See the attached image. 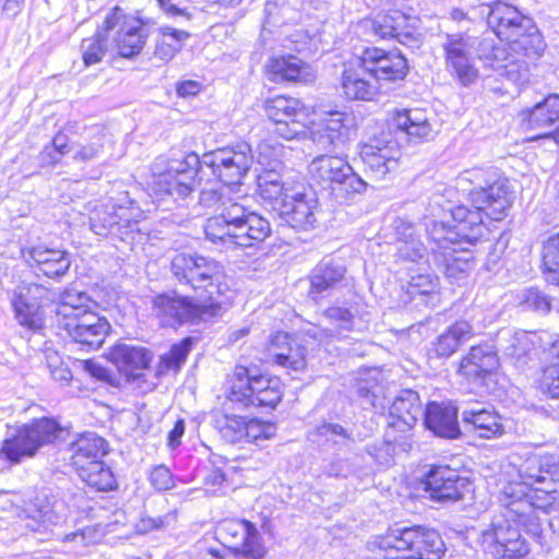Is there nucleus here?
<instances>
[{
  "instance_id": "20",
  "label": "nucleus",
  "mask_w": 559,
  "mask_h": 559,
  "mask_svg": "<svg viewBox=\"0 0 559 559\" xmlns=\"http://www.w3.org/2000/svg\"><path fill=\"white\" fill-rule=\"evenodd\" d=\"M361 67L376 83L403 80L408 72L406 58L397 51H385L378 47H368L359 57Z\"/></svg>"
},
{
  "instance_id": "22",
  "label": "nucleus",
  "mask_w": 559,
  "mask_h": 559,
  "mask_svg": "<svg viewBox=\"0 0 559 559\" xmlns=\"http://www.w3.org/2000/svg\"><path fill=\"white\" fill-rule=\"evenodd\" d=\"M424 490L430 499L439 502H455L463 499L469 480L448 465H433L425 475Z\"/></svg>"
},
{
  "instance_id": "60",
  "label": "nucleus",
  "mask_w": 559,
  "mask_h": 559,
  "mask_svg": "<svg viewBox=\"0 0 559 559\" xmlns=\"http://www.w3.org/2000/svg\"><path fill=\"white\" fill-rule=\"evenodd\" d=\"M176 522V513L168 512L163 516H142L136 523V531L141 534H145L154 528H164L173 525Z\"/></svg>"
},
{
  "instance_id": "41",
  "label": "nucleus",
  "mask_w": 559,
  "mask_h": 559,
  "mask_svg": "<svg viewBox=\"0 0 559 559\" xmlns=\"http://www.w3.org/2000/svg\"><path fill=\"white\" fill-rule=\"evenodd\" d=\"M393 227L397 242L396 257L403 261L427 262L428 249L416 235L415 227L402 218H396Z\"/></svg>"
},
{
  "instance_id": "56",
  "label": "nucleus",
  "mask_w": 559,
  "mask_h": 559,
  "mask_svg": "<svg viewBox=\"0 0 559 559\" xmlns=\"http://www.w3.org/2000/svg\"><path fill=\"white\" fill-rule=\"evenodd\" d=\"M297 183H271V181H263L258 183V191L260 197L270 202L273 206L283 205V201H286L288 190L296 189Z\"/></svg>"
},
{
  "instance_id": "31",
  "label": "nucleus",
  "mask_w": 559,
  "mask_h": 559,
  "mask_svg": "<svg viewBox=\"0 0 559 559\" xmlns=\"http://www.w3.org/2000/svg\"><path fill=\"white\" fill-rule=\"evenodd\" d=\"M346 267L335 260H322L309 275V296L318 299L330 295L333 290L342 287L346 280Z\"/></svg>"
},
{
  "instance_id": "37",
  "label": "nucleus",
  "mask_w": 559,
  "mask_h": 559,
  "mask_svg": "<svg viewBox=\"0 0 559 559\" xmlns=\"http://www.w3.org/2000/svg\"><path fill=\"white\" fill-rule=\"evenodd\" d=\"M499 359L493 347L480 344L471 347L462 359L459 372L471 381H478L497 369Z\"/></svg>"
},
{
  "instance_id": "62",
  "label": "nucleus",
  "mask_w": 559,
  "mask_h": 559,
  "mask_svg": "<svg viewBox=\"0 0 559 559\" xmlns=\"http://www.w3.org/2000/svg\"><path fill=\"white\" fill-rule=\"evenodd\" d=\"M47 368L51 378L60 384H68L72 379L71 370L61 361L58 355L47 358Z\"/></svg>"
},
{
  "instance_id": "58",
  "label": "nucleus",
  "mask_w": 559,
  "mask_h": 559,
  "mask_svg": "<svg viewBox=\"0 0 559 559\" xmlns=\"http://www.w3.org/2000/svg\"><path fill=\"white\" fill-rule=\"evenodd\" d=\"M276 427L270 421L251 419L246 423L243 442L259 443L275 436Z\"/></svg>"
},
{
  "instance_id": "35",
  "label": "nucleus",
  "mask_w": 559,
  "mask_h": 559,
  "mask_svg": "<svg viewBox=\"0 0 559 559\" xmlns=\"http://www.w3.org/2000/svg\"><path fill=\"white\" fill-rule=\"evenodd\" d=\"M474 335L471 323L466 320H457L441 333L428 348L429 358L448 359Z\"/></svg>"
},
{
  "instance_id": "39",
  "label": "nucleus",
  "mask_w": 559,
  "mask_h": 559,
  "mask_svg": "<svg viewBox=\"0 0 559 559\" xmlns=\"http://www.w3.org/2000/svg\"><path fill=\"white\" fill-rule=\"evenodd\" d=\"M266 71L269 79L275 83L309 82L313 78L310 66L292 55L271 58Z\"/></svg>"
},
{
  "instance_id": "28",
  "label": "nucleus",
  "mask_w": 559,
  "mask_h": 559,
  "mask_svg": "<svg viewBox=\"0 0 559 559\" xmlns=\"http://www.w3.org/2000/svg\"><path fill=\"white\" fill-rule=\"evenodd\" d=\"M462 424L466 431L484 439L498 438L504 433L502 417L493 408L479 404L463 409Z\"/></svg>"
},
{
  "instance_id": "19",
  "label": "nucleus",
  "mask_w": 559,
  "mask_h": 559,
  "mask_svg": "<svg viewBox=\"0 0 559 559\" xmlns=\"http://www.w3.org/2000/svg\"><path fill=\"white\" fill-rule=\"evenodd\" d=\"M222 544L235 554L249 559H262L266 555L262 537L254 524L246 520H225L216 531Z\"/></svg>"
},
{
  "instance_id": "50",
  "label": "nucleus",
  "mask_w": 559,
  "mask_h": 559,
  "mask_svg": "<svg viewBox=\"0 0 559 559\" xmlns=\"http://www.w3.org/2000/svg\"><path fill=\"white\" fill-rule=\"evenodd\" d=\"M438 277L430 273L412 275L408 282L407 294L412 299H419L425 305H430L438 295Z\"/></svg>"
},
{
  "instance_id": "10",
  "label": "nucleus",
  "mask_w": 559,
  "mask_h": 559,
  "mask_svg": "<svg viewBox=\"0 0 559 559\" xmlns=\"http://www.w3.org/2000/svg\"><path fill=\"white\" fill-rule=\"evenodd\" d=\"M225 307V300L197 301L192 297L176 293L157 295L152 301L155 317L163 326L169 328L206 322L221 317Z\"/></svg>"
},
{
  "instance_id": "63",
  "label": "nucleus",
  "mask_w": 559,
  "mask_h": 559,
  "mask_svg": "<svg viewBox=\"0 0 559 559\" xmlns=\"http://www.w3.org/2000/svg\"><path fill=\"white\" fill-rule=\"evenodd\" d=\"M151 484L160 491L168 490L174 486V479L170 471L164 466H156L150 476Z\"/></svg>"
},
{
  "instance_id": "43",
  "label": "nucleus",
  "mask_w": 559,
  "mask_h": 559,
  "mask_svg": "<svg viewBox=\"0 0 559 559\" xmlns=\"http://www.w3.org/2000/svg\"><path fill=\"white\" fill-rule=\"evenodd\" d=\"M93 301L91 297L75 288H67L59 295V301L56 307V317L58 326L61 321H71L72 317L81 316L91 311Z\"/></svg>"
},
{
  "instance_id": "44",
  "label": "nucleus",
  "mask_w": 559,
  "mask_h": 559,
  "mask_svg": "<svg viewBox=\"0 0 559 559\" xmlns=\"http://www.w3.org/2000/svg\"><path fill=\"white\" fill-rule=\"evenodd\" d=\"M395 124L409 138L417 140H428L432 133L426 111L418 108L399 111L395 116Z\"/></svg>"
},
{
  "instance_id": "38",
  "label": "nucleus",
  "mask_w": 559,
  "mask_h": 559,
  "mask_svg": "<svg viewBox=\"0 0 559 559\" xmlns=\"http://www.w3.org/2000/svg\"><path fill=\"white\" fill-rule=\"evenodd\" d=\"M522 123L526 129L540 131L538 136H547L550 129L559 121V95L550 94L533 108L522 111Z\"/></svg>"
},
{
  "instance_id": "1",
  "label": "nucleus",
  "mask_w": 559,
  "mask_h": 559,
  "mask_svg": "<svg viewBox=\"0 0 559 559\" xmlns=\"http://www.w3.org/2000/svg\"><path fill=\"white\" fill-rule=\"evenodd\" d=\"M199 202L216 212L206 219L204 233L219 250L254 247L271 235L270 222L233 199L225 188L203 189Z\"/></svg>"
},
{
  "instance_id": "34",
  "label": "nucleus",
  "mask_w": 559,
  "mask_h": 559,
  "mask_svg": "<svg viewBox=\"0 0 559 559\" xmlns=\"http://www.w3.org/2000/svg\"><path fill=\"white\" fill-rule=\"evenodd\" d=\"M108 359L127 378H136L150 366L152 354L143 347L119 343L110 348Z\"/></svg>"
},
{
  "instance_id": "32",
  "label": "nucleus",
  "mask_w": 559,
  "mask_h": 559,
  "mask_svg": "<svg viewBox=\"0 0 559 559\" xmlns=\"http://www.w3.org/2000/svg\"><path fill=\"white\" fill-rule=\"evenodd\" d=\"M23 254L36 273H41L50 278L63 276L71 265L68 252L43 246L32 247Z\"/></svg>"
},
{
  "instance_id": "53",
  "label": "nucleus",
  "mask_w": 559,
  "mask_h": 559,
  "mask_svg": "<svg viewBox=\"0 0 559 559\" xmlns=\"http://www.w3.org/2000/svg\"><path fill=\"white\" fill-rule=\"evenodd\" d=\"M520 476L525 485L535 487L537 490H539L538 485L552 483L549 471L544 469L542 459L536 455L527 459L525 465L520 471ZM540 490L550 491L552 487L547 486L545 489L540 488Z\"/></svg>"
},
{
  "instance_id": "48",
  "label": "nucleus",
  "mask_w": 559,
  "mask_h": 559,
  "mask_svg": "<svg viewBox=\"0 0 559 559\" xmlns=\"http://www.w3.org/2000/svg\"><path fill=\"white\" fill-rule=\"evenodd\" d=\"M213 426L219 431L223 439L230 443L243 442L246 429L245 418L236 415H228L223 411L211 413Z\"/></svg>"
},
{
  "instance_id": "15",
  "label": "nucleus",
  "mask_w": 559,
  "mask_h": 559,
  "mask_svg": "<svg viewBox=\"0 0 559 559\" xmlns=\"http://www.w3.org/2000/svg\"><path fill=\"white\" fill-rule=\"evenodd\" d=\"M57 294L38 283L23 282L13 292L11 304L20 325L37 333L44 328L41 308L56 299Z\"/></svg>"
},
{
  "instance_id": "46",
  "label": "nucleus",
  "mask_w": 559,
  "mask_h": 559,
  "mask_svg": "<svg viewBox=\"0 0 559 559\" xmlns=\"http://www.w3.org/2000/svg\"><path fill=\"white\" fill-rule=\"evenodd\" d=\"M441 253L443 272L449 278H460L467 274L471 270L472 254L467 251L462 252L460 247L451 246L450 243L436 242Z\"/></svg>"
},
{
  "instance_id": "11",
  "label": "nucleus",
  "mask_w": 559,
  "mask_h": 559,
  "mask_svg": "<svg viewBox=\"0 0 559 559\" xmlns=\"http://www.w3.org/2000/svg\"><path fill=\"white\" fill-rule=\"evenodd\" d=\"M227 397L241 408H275L283 397V388L278 378L263 376L245 366H236Z\"/></svg>"
},
{
  "instance_id": "9",
  "label": "nucleus",
  "mask_w": 559,
  "mask_h": 559,
  "mask_svg": "<svg viewBox=\"0 0 559 559\" xmlns=\"http://www.w3.org/2000/svg\"><path fill=\"white\" fill-rule=\"evenodd\" d=\"M308 173L313 183L329 190L340 203L353 200L367 188V182L338 156L324 154L316 157L309 164Z\"/></svg>"
},
{
  "instance_id": "5",
  "label": "nucleus",
  "mask_w": 559,
  "mask_h": 559,
  "mask_svg": "<svg viewBox=\"0 0 559 559\" xmlns=\"http://www.w3.org/2000/svg\"><path fill=\"white\" fill-rule=\"evenodd\" d=\"M481 13L486 14L492 32L507 41L513 51L538 55L543 50L542 36L533 19L515 7L498 0L484 5Z\"/></svg>"
},
{
  "instance_id": "6",
  "label": "nucleus",
  "mask_w": 559,
  "mask_h": 559,
  "mask_svg": "<svg viewBox=\"0 0 559 559\" xmlns=\"http://www.w3.org/2000/svg\"><path fill=\"white\" fill-rule=\"evenodd\" d=\"M372 545L382 559H441L445 552L440 534L421 526L393 530Z\"/></svg>"
},
{
  "instance_id": "16",
  "label": "nucleus",
  "mask_w": 559,
  "mask_h": 559,
  "mask_svg": "<svg viewBox=\"0 0 559 559\" xmlns=\"http://www.w3.org/2000/svg\"><path fill=\"white\" fill-rule=\"evenodd\" d=\"M264 111L274 122L278 136L293 140L306 133L308 112L299 99L277 95L265 100Z\"/></svg>"
},
{
  "instance_id": "55",
  "label": "nucleus",
  "mask_w": 559,
  "mask_h": 559,
  "mask_svg": "<svg viewBox=\"0 0 559 559\" xmlns=\"http://www.w3.org/2000/svg\"><path fill=\"white\" fill-rule=\"evenodd\" d=\"M124 209L119 207L118 211L107 212L104 211L103 216L100 212H97L96 216L91 217V229L99 236H106L108 233H112L116 228L122 225V222L129 226V221L123 219Z\"/></svg>"
},
{
  "instance_id": "3",
  "label": "nucleus",
  "mask_w": 559,
  "mask_h": 559,
  "mask_svg": "<svg viewBox=\"0 0 559 559\" xmlns=\"http://www.w3.org/2000/svg\"><path fill=\"white\" fill-rule=\"evenodd\" d=\"M455 187L491 221H502L511 207L509 181L497 168L465 169L456 177Z\"/></svg>"
},
{
  "instance_id": "54",
  "label": "nucleus",
  "mask_w": 559,
  "mask_h": 559,
  "mask_svg": "<svg viewBox=\"0 0 559 559\" xmlns=\"http://www.w3.org/2000/svg\"><path fill=\"white\" fill-rule=\"evenodd\" d=\"M516 298L519 306L523 310L546 314L551 309L550 297L537 287H528L521 290Z\"/></svg>"
},
{
  "instance_id": "8",
  "label": "nucleus",
  "mask_w": 559,
  "mask_h": 559,
  "mask_svg": "<svg viewBox=\"0 0 559 559\" xmlns=\"http://www.w3.org/2000/svg\"><path fill=\"white\" fill-rule=\"evenodd\" d=\"M64 429L49 417L34 419L22 425H8L0 448V457L12 464H19L24 459L33 457L40 448L61 439Z\"/></svg>"
},
{
  "instance_id": "49",
  "label": "nucleus",
  "mask_w": 559,
  "mask_h": 559,
  "mask_svg": "<svg viewBox=\"0 0 559 559\" xmlns=\"http://www.w3.org/2000/svg\"><path fill=\"white\" fill-rule=\"evenodd\" d=\"M78 473L83 481L98 491H108L116 487V479L111 469L102 460L92 462L84 468L79 469Z\"/></svg>"
},
{
  "instance_id": "40",
  "label": "nucleus",
  "mask_w": 559,
  "mask_h": 559,
  "mask_svg": "<svg viewBox=\"0 0 559 559\" xmlns=\"http://www.w3.org/2000/svg\"><path fill=\"white\" fill-rule=\"evenodd\" d=\"M107 441L96 432L86 431L70 443L71 460L76 471L98 462L107 453Z\"/></svg>"
},
{
  "instance_id": "57",
  "label": "nucleus",
  "mask_w": 559,
  "mask_h": 559,
  "mask_svg": "<svg viewBox=\"0 0 559 559\" xmlns=\"http://www.w3.org/2000/svg\"><path fill=\"white\" fill-rule=\"evenodd\" d=\"M287 355L283 353L275 354V364L294 371L304 370L307 366L306 348L294 342L292 348H286Z\"/></svg>"
},
{
  "instance_id": "33",
  "label": "nucleus",
  "mask_w": 559,
  "mask_h": 559,
  "mask_svg": "<svg viewBox=\"0 0 559 559\" xmlns=\"http://www.w3.org/2000/svg\"><path fill=\"white\" fill-rule=\"evenodd\" d=\"M423 416L425 426L436 436L448 439L459 437L457 408L453 404L431 402Z\"/></svg>"
},
{
  "instance_id": "26",
  "label": "nucleus",
  "mask_w": 559,
  "mask_h": 559,
  "mask_svg": "<svg viewBox=\"0 0 559 559\" xmlns=\"http://www.w3.org/2000/svg\"><path fill=\"white\" fill-rule=\"evenodd\" d=\"M348 117L340 111L330 114L310 130V139L320 151H337L345 146L349 139V128L345 121Z\"/></svg>"
},
{
  "instance_id": "23",
  "label": "nucleus",
  "mask_w": 559,
  "mask_h": 559,
  "mask_svg": "<svg viewBox=\"0 0 559 559\" xmlns=\"http://www.w3.org/2000/svg\"><path fill=\"white\" fill-rule=\"evenodd\" d=\"M59 328L86 350L99 348L110 331L107 319L93 311L72 317L71 321H61Z\"/></svg>"
},
{
  "instance_id": "2",
  "label": "nucleus",
  "mask_w": 559,
  "mask_h": 559,
  "mask_svg": "<svg viewBox=\"0 0 559 559\" xmlns=\"http://www.w3.org/2000/svg\"><path fill=\"white\" fill-rule=\"evenodd\" d=\"M497 344L518 365L538 358L544 364L542 390L551 399L559 397V341H552L546 332L502 330Z\"/></svg>"
},
{
  "instance_id": "7",
  "label": "nucleus",
  "mask_w": 559,
  "mask_h": 559,
  "mask_svg": "<svg viewBox=\"0 0 559 559\" xmlns=\"http://www.w3.org/2000/svg\"><path fill=\"white\" fill-rule=\"evenodd\" d=\"M64 429L49 417L34 419L22 425H8L0 448V457L12 464H19L24 459L33 457L40 448L61 439Z\"/></svg>"
},
{
  "instance_id": "24",
  "label": "nucleus",
  "mask_w": 559,
  "mask_h": 559,
  "mask_svg": "<svg viewBox=\"0 0 559 559\" xmlns=\"http://www.w3.org/2000/svg\"><path fill=\"white\" fill-rule=\"evenodd\" d=\"M480 53L478 58L485 60V64L492 69L501 78L508 81L522 85L527 82V69L513 60L502 46H493L491 40L483 39L478 43Z\"/></svg>"
},
{
  "instance_id": "12",
  "label": "nucleus",
  "mask_w": 559,
  "mask_h": 559,
  "mask_svg": "<svg viewBox=\"0 0 559 559\" xmlns=\"http://www.w3.org/2000/svg\"><path fill=\"white\" fill-rule=\"evenodd\" d=\"M154 190L157 194L185 199L197 187V176L201 171L200 156L195 153L182 157L159 156L152 167Z\"/></svg>"
},
{
  "instance_id": "42",
  "label": "nucleus",
  "mask_w": 559,
  "mask_h": 559,
  "mask_svg": "<svg viewBox=\"0 0 559 559\" xmlns=\"http://www.w3.org/2000/svg\"><path fill=\"white\" fill-rule=\"evenodd\" d=\"M342 87L349 99L370 100L378 93L379 85L370 76L367 70L361 67L348 64L342 74Z\"/></svg>"
},
{
  "instance_id": "25",
  "label": "nucleus",
  "mask_w": 559,
  "mask_h": 559,
  "mask_svg": "<svg viewBox=\"0 0 559 559\" xmlns=\"http://www.w3.org/2000/svg\"><path fill=\"white\" fill-rule=\"evenodd\" d=\"M485 543L497 559H521L528 551V545L520 532L510 525L498 524L484 534Z\"/></svg>"
},
{
  "instance_id": "47",
  "label": "nucleus",
  "mask_w": 559,
  "mask_h": 559,
  "mask_svg": "<svg viewBox=\"0 0 559 559\" xmlns=\"http://www.w3.org/2000/svg\"><path fill=\"white\" fill-rule=\"evenodd\" d=\"M84 141L78 142L74 147L73 159L76 162H92L99 157L105 134L99 126L84 128Z\"/></svg>"
},
{
  "instance_id": "64",
  "label": "nucleus",
  "mask_w": 559,
  "mask_h": 559,
  "mask_svg": "<svg viewBox=\"0 0 559 559\" xmlns=\"http://www.w3.org/2000/svg\"><path fill=\"white\" fill-rule=\"evenodd\" d=\"M545 250V265L550 272L557 273L556 267H559V234L548 240Z\"/></svg>"
},
{
  "instance_id": "61",
  "label": "nucleus",
  "mask_w": 559,
  "mask_h": 559,
  "mask_svg": "<svg viewBox=\"0 0 559 559\" xmlns=\"http://www.w3.org/2000/svg\"><path fill=\"white\" fill-rule=\"evenodd\" d=\"M396 439L381 442L380 444H371L368 445L367 451L368 453L380 464L383 466H388L392 464L394 459V445L393 442H395Z\"/></svg>"
},
{
  "instance_id": "17",
  "label": "nucleus",
  "mask_w": 559,
  "mask_h": 559,
  "mask_svg": "<svg viewBox=\"0 0 559 559\" xmlns=\"http://www.w3.org/2000/svg\"><path fill=\"white\" fill-rule=\"evenodd\" d=\"M286 201L280 209L281 219L298 231H309L318 226L320 204L316 192L302 183L288 190Z\"/></svg>"
},
{
  "instance_id": "45",
  "label": "nucleus",
  "mask_w": 559,
  "mask_h": 559,
  "mask_svg": "<svg viewBox=\"0 0 559 559\" xmlns=\"http://www.w3.org/2000/svg\"><path fill=\"white\" fill-rule=\"evenodd\" d=\"M189 37L190 34L186 31L169 26L159 27L155 43V57L166 62L171 60L181 50L183 43Z\"/></svg>"
},
{
  "instance_id": "27",
  "label": "nucleus",
  "mask_w": 559,
  "mask_h": 559,
  "mask_svg": "<svg viewBox=\"0 0 559 559\" xmlns=\"http://www.w3.org/2000/svg\"><path fill=\"white\" fill-rule=\"evenodd\" d=\"M122 19V10L119 7L111 9L95 34L84 38L81 43V53L86 67L99 63L108 51L110 32L115 31Z\"/></svg>"
},
{
  "instance_id": "4",
  "label": "nucleus",
  "mask_w": 559,
  "mask_h": 559,
  "mask_svg": "<svg viewBox=\"0 0 559 559\" xmlns=\"http://www.w3.org/2000/svg\"><path fill=\"white\" fill-rule=\"evenodd\" d=\"M170 271L180 285L192 288L205 301L225 300L228 304L229 286L225 281L224 266L215 259L197 253H177L171 259Z\"/></svg>"
},
{
  "instance_id": "36",
  "label": "nucleus",
  "mask_w": 559,
  "mask_h": 559,
  "mask_svg": "<svg viewBox=\"0 0 559 559\" xmlns=\"http://www.w3.org/2000/svg\"><path fill=\"white\" fill-rule=\"evenodd\" d=\"M115 29V47L122 58H133L143 50L148 34L138 20L127 19L122 13V19Z\"/></svg>"
},
{
  "instance_id": "14",
  "label": "nucleus",
  "mask_w": 559,
  "mask_h": 559,
  "mask_svg": "<svg viewBox=\"0 0 559 559\" xmlns=\"http://www.w3.org/2000/svg\"><path fill=\"white\" fill-rule=\"evenodd\" d=\"M252 148L247 142L224 146L204 153L200 157L201 171L210 169L211 175L225 186L239 185L253 164Z\"/></svg>"
},
{
  "instance_id": "30",
  "label": "nucleus",
  "mask_w": 559,
  "mask_h": 559,
  "mask_svg": "<svg viewBox=\"0 0 559 559\" xmlns=\"http://www.w3.org/2000/svg\"><path fill=\"white\" fill-rule=\"evenodd\" d=\"M357 313L358 308L352 302H346L344 306H331L323 311V316L334 329L313 326L307 331V335L319 342L341 337L344 332L348 333L353 331Z\"/></svg>"
},
{
  "instance_id": "51",
  "label": "nucleus",
  "mask_w": 559,
  "mask_h": 559,
  "mask_svg": "<svg viewBox=\"0 0 559 559\" xmlns=\"http://www.w3.org/2000/svg\"><path fill=\"white\" fill-rule=\"evenodd\" d=\"M407 17L400 11L378 14L370 21V29L382 39L394 38L400 28L406 25Z\"/></svg>"
},
{
  "instance_id": "52",
  "label": "nucleus",
  "mask_w": 559,
  "mask_h": 559,
  "mask_svg": "<svg viewBox=\"0 0 559 559\" xmlns=\"http://www.w3.org/2000/svg\"><path fill=\"white\" fill-rule=\"evenodd\" d=\"M192 344L193 338L190 336L185 337L179 343L174 344L168 353H165L160 356L158 366L159 372H177L191 352Z\"/></svg>"
},
{
  "instance_id": "21",
  "label": "nucleus",
  "mask_w": 559,
  "mask_h": 559,
  "mask_svg": "<svg viewBox=\"0 0 559 559\" xmlns=\"http://www.w3.org/2000/svg\"><path fill=\"white\" fill-rule=\"evenodd\" d=\"M400 150L388 139H371L360 147V158L366 174L373 180L386 179L399 168Z\"/></svg>"
},
{
  "instance_id": "13",
  "label": "nucleus",
  "mask_w": 559,
  "mask_h": 559,
  "mask_svg": "<svg viewBox=\"0 0 559 559\" xmlns=\"http://www.w3.org/2000/svg\"><path fill=\"white\" fill-rule=\"evenodd\" d=\"M484 211L476 207L469 210L463 205L455 206L451 211L450 222H432L428 227L429 237L435 242L457 246L465 252L484 236Z\"/></svg>"
},
{
  "instance_id": "18",
  "label": "nucleus",
  "mask_w": 559,
  "mask_h": 559,
  "mask_svg": "<svg viewBox=\"0 0 559 559\" xmlns=\"http://www.w3.org/2000/svg\"><path fill=\"white\" fill-rule=\"evenodd\" d=\"M476 44L477 38L465 33L443 36L445 67L464 85L474 82L478 75L475 67Z\"/></svg>"
},
{
  "instance_id": "29",
  "label": "nucleus",
  "mask_w": 559,
  "mask_h": 559,
  "mask_svg": "<svg viewBox=\"0 0 559 559\" xmlns=\"http://www.w3.org/2000/svg\"><path fill=\"white\" fill-rule=\"evenodd\" d=\"M423 415L418 393L413 390H402L390 406L389 426L393 430L409 431Z\"/></svg>"
},
{
  "instance_id": "59",
  "label": "nucleus",
  "mask_w": 559,
  "mask_h": 559,
  "mask_svg": "<svg viewBox=\"0 0 559 559\" xmlns=\"http://www.w3.org/2000/svg\"><path fill=\"white\" fill-rule=\"evenodd\" d=\"M356 391L367 404L373 407L383 406L380 402L381 386L378 384L376 377H372L370 380L359 379L356 384Z\"/></svg>"
}]
</instances>
